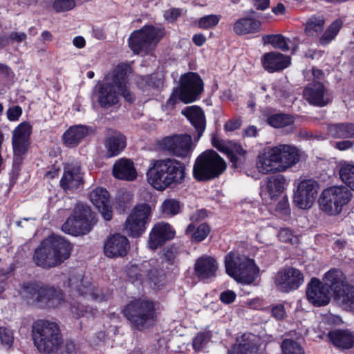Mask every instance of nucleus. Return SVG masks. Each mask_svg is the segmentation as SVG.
<instances>
[{
  "label": "nucleus",
  "instance_id": "f257e3e1",
  "mask_svg": "<svg viewBox=\"0 0 354 354\" xmlns=\"http://www.w3.org/2000/svg\"><path fill=\"white\" fill-rule=\"evenodd\" d=\"M148 183L156 190L183 183L185 178V165L174 158L152 160L147 171Z\"/></svg>",
  "mask_w": 354,
  "mask_h": 354
},
{
  "label": "nucleus",
  "instance_id": "f03ea898",
  "mask_svg": "<svg viewBox=\"0 0 354 354\" xmlns=\"http://www.w3.org/2000/svg\"><path fill=\"white\" fill-rule=\"evenodd\" d=\"M131 69L127 64H120L115 69L111 79L100 85L97 92L98 102L102 108L108 109L118 103L120 94L126 101L132 102L134 95L128 89V76Z\"/></svg>",
  "mask_w": 354,
  "mask_h": 354
},
{
  "label": "nucleus",
  "instance_id": "7ed1b4c3",
  "mask_svg": "<svg viewBox=\"0 0 354 354\" xmlns=\"http://www.w3.org/2000/svg\"><path fill=\"white\" fill-rule=\"evenodd\" d=\"M71 249V245L65 239L53 234L35 250L33 260L42 268L55 267L69 258Z\"/></svg>",
  "mask_w": 354,
  "mask_h": 354
},
{
  "label": "nucleus",
  "instance_id": "20e7f679",
  "mask_svg": "<svg viewBox=\"0 0 354 354\" xmlns=\"http://www.w3.org/2000/svg\"><path fill=\"white\" fill-rule=\"evenodd\" d=\"M123 314L132 327L139 330L154 325L157 319L155 304L145 298L131 301L124 307Z\"/></svg>",
  "mask_w": 354,
  "mask_h": 354
},
{
  "label": "nucleus",
  "instance_id": "39448f33",
  "mask_svg": "<svg viewBox=\"0 0 354 354\" xmlns=\"http://www.w3.org/2000/svg\"><path fill=\"white\" fill-rule=\"evenodd\" d=\"M33 339L37 349L41 353L48 354L57 352L63 344L57 324L45 320L35 323Z\"/></svg>",
  "mask_w": 354,
  "mask_h": 354
},
{
  "label": "nucleus",
  "instance_id": "423d86ee",
  "mask_svg": "<svg viewBox=\"0 0 354 354\" xmlns=\"http://www.w3.org/2000/svg\"><path fill=\"white\" fill-rule=\"evenodd\" d=\"M226 162L214 150H206L196 159L193 166V176L197 181L212 180L226 169Z\"/></svg>",
  "mask_w": 354,
  "mask_h": 354
},
{
  "label": "nucleus",
  "instance_id": "0eeeda50",
  "mask_svg": "<svg viewBox=\"0 0 354 354\" xmlns=\"http://www.w3.org/2000/svg\"><path fill=\"white\" fill-rule=\"evenodd\" d=\"M21 294L39 308H55L63 301V295L59 289L39 283H24Z\"/></svg>",
  "mask_w": 354,
  "mask_h": 354
},
{
  "label": "nucleus",
  "instance_id": "6e6552de",
  "mask_svg": "<svg viewBox=\"0 0 354 354\" xmlns=\"http://www.w3.org/2000/svg\"><path fill=\"white\" fill-rule=\"evenodd\" d=\"M227 274L238 282L250 284L258 273V268L253 260L237 253L230 252L225 259Z\"/></svg>",
  "mask_w": 354,
  "mask_h": 354
},
{
  "label": "nucleus",
  "instance_id": "1a4fd4ad",
  "mask_svg": "<svg viewBox=\"0 0 354 354\" xmlns=\"http://www.w3.org/2000/svg\"><path fill=\"white\" fill-rule=\"evenodd\" d=\"M95 219L89 206L78 203L75 207L72 214L62 225V230L71 235L77 236L88 233Z\"/></svg>",
  "mask_w": 354,
  "mask_h": 354
},
{
  "label": "nucleus",
  "instance_id": "9d476101",
  "mask_svg": "<svg viewBox=\"0 0 354 354\" xmlns=\"http://www.w3.org/2000/svg\"><path fill=\"white\" fill-rule=\"evenodd\" d=\"M351 197V192L345 186L330 187L322 192L319 198V207L330 215H337Z\"/></svg>",
  "mask_w": 354,
  "mask_h": 354
},
{
  "label": "nucleus",
  "instance_id": "9b49d317",
  "mask_svg": "<svg viewBox=\"0 0 354 354\" xmlns=\"http://www.w3.org/2000/svg\"><path fill=\"white\" fill-rule=\"evenodd\" d=\"M163 28L147 26L133 32L129 39V46L133 52L139 54L153 48L164 37Z\"/></svg>",
  "mask_w": 354,
  "mask_h": 354
},
{
  "label": "nucleus",
  "instance_id": "f8f14e48",
  "mask_svg": "<svg viewBox=\"0 0 354 354\" xmlns=\"http://www.w3.org/2000/svg\"><path fill=\"white\" fill-rule=\"evenodd\" d=\"M151 209L149 205L141 204L134 207L124 223V230L129 236H140L146 230Z\"/></svg>",
  "mask_w": 354,
  "mask_h": 354
},
{
  "label": "nucleus",
  "instance_id": "ddd939ff",
  "mask_svg": "<svg viewBox=\"0 0 354 354\" xmlns=\"http://www.w3.org/2000/svg\"><path fill=\"white\" fill-rule=\"evenodd\" d=\"M160 145L164 150L180 158H189L194 149L192 136L186 133L165 137Z\"/></svg>",
  "mask_w": 354,
  "mask_h": 354
},
{
  "label": "nucleus",
  "instance_id": "4468645a",
  "mask_svg": "<svg viewBox=\"0 0 354 354\" xmlns=\"http://www.w3.org/2000/svg\"><path fill=\"white\" fill-rule=\"evenodd\" d=\"M203 81L196 73L189 72L183 75L180 78V86L176 91L180 101L190 103L195 101L203 90Z\"/></svg>",
  "mask_w": 354,
  "mask_h": 354
},
{
  "label": "nucleus",
  "instance_id": "2eb2a0df",
  "mask_svg": "<svg viewBox=\"0 0 354 354\" xmlns=\"http://www.w3.org/2000/svg\"><path fill=\"white\" fill-rule=\"evenodd\" d=\"M32 132V126L29 122L20 123L13 131L12 145L14 152L13 163L19 165L22 161V157L27 152L30 136Z\"/></svg>",
  "mask_w": 354,
  "mask_h": 354
},
{
  "label": "nucleus",
  "instance_id": "dca6fc26",
  "mask_svg": "<svg viewBox=\"0 0 354 354\" xmlns=\"http://www.w3.org/2000/svg\"><path fill=\"white\" fill-rule=\"evenodd\" d=\"M319 189V184L313 179L301 181L294 195V203L300 209L310 208L315 198Z\"/></svg>",
  "mask_w": 354,
  "mask_h": 354
},
{
  "label": "nucleus",
  "instance_id": "f3484780",
  "mask_svg": "<svg viewBox=\"0 0 354 354\" xmlns=\"http://www.w3.org/2000/svg\"><path fill=\"white\" fill-rule=\"evenodd\" d=\"M304 281L302 273L292 267L278 272L274 283L277 288L283 292H288L297 289Z\"/></svg>",
  "mask_w": 354,
  "mask_h": 354
},
{
  "label": "nucleus",
  "instance_id": "a211bd4d",
  "mask_svg": "<svg viewBox=\"0 0 354 354\" xmlns=\"http://www.w3.org/2000/svg\"><path fill=\"white\" fill-rule=\"evenodd\" d=\"M303 95L309 104L317 106H324L330 102L328 91L319 81L308 84L304 89Z\"/></svg>",
  "mask_w": 354,
  "mask_h": 354
},
{
  "label": "nucleus",
  "instance_id": "6ab92c4d",
  "mask_svg": "<svg viewBox=\"0 0 354 354\" xmlns=\"http://www.w3.org/2000/svg\"><path fill=\"white\" fill-rule=\"evenodd\" d=\"M175 234L176 232L170 224L159 222L153 225L149 233L148 246L154 250L172 239Z\"/></svg>",
  "mask_w": 354,
  "mask_h": 354
},
{
  "label": "nucleus",
  "instance_id": "aec40b11",
  "mask_svg": "<svg viewBox=\"0 0 354 354\" xmlns=\"http://www.w3.org/2000/svg\"><path fill=\"white\" fill-rule=\"evenodd\" d=\"M306 297L314 306H322L330 302V292L319 279L313 278L308 285Z\"/></svg>",
  "mask_w": 354,
  "mask_h": 354
},
{
  "label": "nucleus",
  "instance_id": "412c9836",
  "mask_svg": "<svg viewBox=\"0 0 354 354\" xmlns=\"http://www.w3.org/2000/svg\"><path fill=\"white\" fill-rule=\"evenodd\" d=\"M272 147L279 164V171H285L299 162V155L296 147L289 145H279Z\"/></svg>",
  "mask_w": 354,
  "mask_h": 354
},
{
  "label": "nucleus",
  "instance_id": "4be33fe9",
  "mask_svg": "<svg viewBox=\"0 0 354 354\" xmlns=\"http://www.w3.org/2000/svg\"><path fill=\"white\" fill-rule=\"evenodd\" d=\"M287 180L282 175L272 176L266 178L261 195L266 201H276L283 194Z\"/></svg>",
  "mask_w": 354,
  "mask_h": 354
},
{
  "label": "nucleus",
  "instance_id": "5701e85b",
  "mask_svg": "<svg viewBox=\"0 0 354 354\" xmlns=\"http://www.w3.org/2000/svg\"><path fill=\"white\" fill-rule=\"evenodd\" d=\"M130 245L128 239L120 234L110 236L104 243V251L106 257L111 258L124 257Z\"/></svg>",
  "mask_w": 354,
  "mask_h": 354
},
{
  "label": "nucleus",
  "instance_id": "b1692460",
  "mask_svg": "<svg viewBox=\"0 0 354 354\" xmlns=\"http://www.w3.org/2000/svg\"><path fill=\"white\" fill-rule=\"evenodd\" d=\"M80 167L77 164L66 163L60 180V186L66 191L77 189L82 183Z\"/></svg>",
  "mask_w": 354,
  "mask_h": 354
},
{
  "label": "nucleus",
  "instance_id": "393cba45",
  "mask_svg": "<svg viewBox=\"0 0 354 354\" xmlns=\"http://www.w3.org/2000/svg\"><path fill=\"white\" fill-rule=\"evenodd\" d=\"M89 198L105 220L110 221L112 218L113 213L110 206L109 194L105 189L95 188L91 192Z\"/></svg>",
  "mask_w": 354,
  "mask_h": 354
},
{
  "label": "nucleus",
  "instance_id": "a878e982",
  "mask_svg": "<svg viewBox=\"0 0 354 354\" xmlns=\"http://www.w3.org/2000/svg\"><path fill=\"white\" fill-rule=\"evenodd\" d=\"M261 61L263 68L269 73L282 71L290 64V57L279 52L265 53Z\"/></svg>",
  "mask_w": 354,
  "mask_h": 354
},
{
  "label": "nucleus",
  "instance_id": "bb28decb",
  "mask_svg": "<svg viewBox=\"0 0 354 354\" xmlns=\"http://www.w3.org/2000/svg\"><path fill=\"white\" fill-rule=\"evenodd\" d=\"M218 268V263L214 258L203 256L196 261L194 274L200 280L211 279L216 276Z\"/></svg>",
  "mask_w": 354,
  "mask_h": 354
},
{
  "label": "nucleus",
  "instance_id": "cd10ccee",
  "mask_svg": "<svg viewBox=\"0 0 354 354\" xmlns=\"http://www.w3.org/2000/svg\"><path fill=\"white\" fill-rule=\"evenodd\" d=\"M68 285L75 289L80 295L86 297H90L92 299L102 301V298L96 292L94 286H92L86 277L81 274L77 276H72L68 279Z\"/></svg>",
  "mask_w": 354,
  "mask_h": 354
},
{
  "label": "nucleus",
  "instance_id": "c85d7f7f",
  "mask_svg": "<svg viewBox=\"0 0 354 354\" xmlns=\"http://www.w3.org/2000/svg\"><path fill=\"white\" fill-rule=\"evenodd\" d=\"M257 168L263 174L279 172L276 153L272 147H268L258 156Z\"/></svg>",
  "mask_w": 354,
  "mask_h": 354
},
{
  "label": "nucleus",
  "instance_id": "c756f323",
  "mask_svg": "<svg viewBox=\"0 0 354 354\" xmlns=\"http://www.w3.org/2000/svg\"><path fill=\"white\" fill-rule=\"evenodd\" d=\"M197 131L196 140H198L205 129L206 121L203 111L198 106H191L182 111Z\"/></svg>",
  "mask_w": 354,
  "mask_h": 354
},
{
  "label": "nucleus",
  "instance_id": "7c9ffc66",
  "mask_svg": "<svg viewBox=\"0 0 354 354\" xmlns=\"http://www.w3.org/2000/svg\"><path fill=\"white\" fill-rule=\"evenodd\" d=\"M322 283L329 290L333 291L339 295L346 286V277L342 272L338 269H331L328 271L323 279Z\"/></svg>",
  "mask_w": 354,
  "mask_h": 354
},
{
  "label": "nucleus",
  "instance_id": "2f4dec72",
  "mask_svg": "<svg viewBox=\"0 0 354 354\" xmlns=\"http://www.w3.org/2000/svg\"><path fill=\"white\" fill-rule=\"evenodd\" d=\"M113 174L116 178L126 180H133L137 176L133 161L125 158L120 159L114 164Z\"/></svg>",
  "mask_w": 354,
  "mask_h": 354
},
{
  "label": "nucleus",
  "instance_id": "473e14b6",
  "mask_svg": "<svg viewBox=\"0 0 354 354\" xmlns=\"http://www.w3.org/2000/svg\"><path fill=\"white\" fill-rule=\"evenodd\" d=\"M327 131L329 136L333 138H354V123L339 122L328 124Z\"/></svg>",
  "mask_w": 354,
  "mask_h": 354
},
{
  "label": "nucleus",
  "instance_id": "72a5a7b5",
  "mask_svg": "<svg viewBox=\"0 0 354 354\" xmlns=\"http://www.w3.org/2000/svg\"><path fill=\"white\" fill-rule=\"evenodd\" d=\"M88 133V129L86 126H72L64 133V142L68 147H76Z\"/></svg>",
  "mask_w": 354,
  "mask_h": 354
},
{
  "label": "nucleus",
  "instance_id": "f704fd0d",
  "mask_svg": "<svg viewBox=\"0 0 354 354\" xmlns=\"http://www.w3.org/2000/svg\"><path fill=\"white\" fill-rule=\"evenodd\" d=\"M126 138L120 132H114L106 139V156L109 158L120 154L126 147Z\"/></svg>",
  "mask_w": 354,
  "mask_h": 354
},
{
  "label": "nucleus",
  "instance_id": "c9c22d12",
  "mask_svg": "<svg viewBox=\"0 0 354 354\" xmlns=\"http://www.w3.org/2000/svg\"><path fill=\"white\" fill-rule=\"evenodd\" d=\"M332 344L336 347L348 349L354 345V335L348 330H335L328 333Z\"/></svg>",
  "mask_w": 354,
  "mask_h": 354
},
{
  "label": "nucleus",
  "instance_id": "e433bc0d",
  "mask_svg": "<svg viewBox=\"0 0 354 354\" xmlns=\"http://www.w3.org/2000/svg\"><path fill=\"white\" fill-rule=\"evenodd\" d=\"M261 24L252 18H241L234 24V31L239 35L255 33L260 30Z\"/></svg>",
  "mask_w": 354,
  "mask_h": 354
},
{
  "label": "nucleus",
  "instance_id": "4c0bfd02",
  "mask_svg": "<svg viewBox=\"0 0 354 354\" xmlns=\"http://www.w3.org/2000/svg\"><path fill=\"white\" fill-rule=\"evenodd\" d=\"M212 144L220 151H225L226 152L227 156L232 163V166L234 167H238L243 163L245 160V151L240 145L234 146V150H229L225 147H220L218 142L215 138H212Z\"/></svg>",
  "mask_w": 354,
  "mask_h": 354
},
{
  "label": "nucleus",
  "instance_id": "58836bf2",
  "mask_svg": "<svg viewBox=\"0 0 354 354\" xmlns=\"http://www.w3.org/2000/svg\"><path fill=\"white\" fill-rule=\"evenodd\" d=\"M342 25V23L340 20L334 21L319 37V44L322 46H326L330 44L339 32Z\"/></svg>",
  "mask_w": 354,
  "mask_h": 354
},
{
  "label": "nucleus",
  "instance_id": "ea45409f",
  "mask_svg": "<svg viewBox=\"0 0 354 354\" xmlns=\"http://www.w3.org/2000/svg\"><path fill=\"white\" fill-rule=\"evenodd\" d=\"M339 174L342 180L354 190V165L348 162L342 163Z\"/></svg>",
  "mask_w": 354,
  "mask_h": 354
},
{
  "label": "nucleus",
  "instance_id": "a19ab883",
  "mask_svg": "<svg viewBox=\"0 0 354 354\" xmlns=\"http://www.w3.org/2000/svg\"><path fill=\"white\" fill-rule=\"evenodd\" d=\"M264 45L271 44L274 48L288 51L289 46L287 39L282 35H266L262 37Z\"/></svg>",
  "mask_w": 354,
  "mask_h": 354
},
{
  "label": "nucleus",
  "instance_id": "79ce46f5",
  "mask_svg": "<svg viewBox=\"0 0 354 354\" xmlns=\"http://www.w3.org/2000/svg\"><path fill=\"white\" fill-rule=\"evenodd\" d=\"M180 203L175 198L165 199L160 206V211L166 217H171L178 214L180 212Z\"/></svg>",
  "mask_w": 354,
  "mask_h": 354
},
{
  "label": "nucleus",
  "instance_id": "37998d69",
  "mask_svg": "<svg viewBox=\"0 0 354 354\" xmlns=\"http://www.w3.org/2000/svg\"><path fill=\"white\" fill-rule=\"evenodd\" d=\"M267 122L274 128H282L292 124L294 119L290 115L278 113L269 116L267 118Z\"/></svg>",
  "mask_w": 354,
  "mask_h": 354
},
{
  "label": "nucleus",
  "instance_id": "c03bdc74",
  "mask_svg": "<svg viewBox=\"0 0 354 354\" xmlns=\"http://www.w3.org/2000/svg\"><path fill=\"white\" fill-rule=\"evenodd\" d=\"M324 20L322 18H310L306 24L305 32L310 37H317L322 32Z\"/></svg>",
  "mask_w": 354,
  "mask_h": 354
},
{
  "label": "nucleus",
  "instance_id": "a18cd8bd",
  "mask_svg": "<svg viewBox=\"0 0 354 354\" xmlns=\"http://www.w3.org/2000/svg\"><path fill=\"white\" fill-rule=\"evenodd\" d=\"M149 263L145 262L140 266H132L129 270V276L130 278L134 279V282L142 281L145 276H149L147 268Z\"/></svg>",
  "mask_w": 354,
  "mask_h": 354
},
{
  "label": "nucleus",
  "instance_id": "49530a36",
  "mask_svg": "<svg viewBox=\"0 0 354 354\" xmlns=\"http://www.w3.org/2000/svg\"><path fill=\"white\" fill-rule=\"evenodd\" d=\"M281 347L282 354H304L301 346L292 339H284Z\"/></svg>",
  "mask_w": 354,
  "mask_h": 354
},
{
  "label": "nucleus",
  "instance_id": "de8ad7c7",
  "mask_svg": "<svg viewBox=\"0 0 354 354\" xmlns=\"http://www.w3.org/2000/svg\"><path fill=\"white\" fill-rule=\"evenodd\" d=\"M14 342V334L12 330L6 327H0V343L6 348H10Z\"/></svg>",
  "mask_w": 354,
  "mask_h": 354
},
{
  "label": "nucleus",
  "instance_id": "09e8293b",
  "mask_svg": "<svg viewBox=\"0 0 354 354\" xmlns=\"http://www.w3.org/2000/svg\"><path fill=\"white\" fill-rule=\"evenodd\" d=\"M257 345L248 342L234 346L232 354H252L257 352Z\"/></svg>",
  "mask_w": 354,
  "mask_h": 354
},
{
  "label": "nucleus",
  "instance_id": "8fccbe9b",
  "mask_svg": "<svg viewBox=\"0 0 354 354\" xmlns=\"http://www.w3.org/2000/svg\"><path fill=\"white\" fill-rule=\"evenodd\" d=\"M220 16L209 15L201 17L198 21V26L201 28L209 29L215 27L219 22Z\"/></svg>",
  "mask_w": 354,
  "mask_h": 354
},
{
  "label": "nucleus",
  "instance_id": "3c124183",
  "mask_svg": "<svg viewBox=\"0 0 354 354\" xmlns=\"http://www.w3.org/2000/svg\"><path fill=\"white\" fill-rule=\"evenodd\" d=\"M76 6L75 0H55L53 8L57 12H66Z\"/></svg>",
  "mask_w": 354,
  "mask_h": 354
},
{
  "label": "nucleus",
  "instance_id": "603ef678",
  "mask_svg": "<svg viewBox=\"0 0 354 354\" xmlns=\"http://www.w3.org/2000/svg\"><path fill=\"white\" fill-rule=\"evenodd\" d=\"M342 302L347 308L354 309V287H348L342 290Z\"/></svg>",
  "mask_w": 354,
  "mask_h": 354
},
{
  "label": "nucleus",
  "instance_id": "864d4df0",
  "mask_svg": "<svg viewBox=\"0 0 354 354\" xmlns=\"http://www.w3.org/2000/svg\"><path fill=\"white\" fill-rule=\"evenodd\" d=\"M209 232V227L205 223H202L193 234L192 239L196 242L202 241L207 236Z\"/></svg>",
  "mask_w": 354,
  "mask_h": 354
},
{
  "label": "nucleus",
  "instance_id": "5fc2aeb1",
  "mask_svg": "<svg viewBox=\"0 0 354 354\" xmlns=\"http://www.w3.org/2000/svg\"><path fill=\"white\" fill-rule=\"evenodd\" d=\"M209 342V338L205 333H199L194 339L193 347L196 351H200Z\"/></svg>",
  "mask_w": 354,
  "mask_h": 354
},
{
  "label": "nucleus",
  "instance_id": "6e6d98bb",
  "mask_svg": "<svg viewBox=\"0 0 354 354\" xmlns=\"http://www.w3.org/2000/svg\"><path fill=\"white\" fill-rule=\"evenodd\" d=\"M27 38V35L24 32H11L7 37H6V42L7 45L10 42L17 41L22 42Z\"/></svg>",
  "mask_w": 354,
  "mask_h": 354
},
{
  "label": "nucleus",
  "instance_id": "4d7b16f0",
  "mask_svg": "<svg viewBox=\"0 0 354 354\" xmlns=\"http://www.w3.org/2000/svg\"><path fill=\"white\" fill-rule=\"evenodd\" d=\"M278 238L281 241L291 243L294 239V234L288 228H281L278 233Z\"/></svg>",
  "mask_w": 354,
  "mask_h": 354
},
{
  "label": "nucleus",
  "instance_id": "13d9d810",
  "mask_svg": "<svg viewBox=\"0 0 354 354\" xmlns=\"http://www.w3.org/2000/svg\"><path fill=\"white\" fill-rule=\"evenodd\" d=\"M22 113V109L19 106L10 107L7 111L8 119L10 121L18 120Z\"/></svg>",
  "mask_w": 354,
  "mask_h": 354
},
{
  "label": "nucleus",
  "instance_id": "bf43d9fd",
  "mask_svg": "<svg viewBox=\"0 0 354 354\" xmlns=\"http://www.w3.org/2000/svg\"><path fill=\"white\" fill-rule=\"evenodd\" d=\"M71 312L75 314L77 317L83 316L84 313L88 312V307L84 306L83 301L77 302V305L75 304L71 306Z\"/></svg>",
  "mask_w": 354,
  "mask_h": 354
},
{
  "label": "nucleus",
  "instance_id": "052dcab7",
  "mask_svg": "<svg viewBox=\"0 0 354 354\" xmlns=\"http://www.w3.org/2000/svg\"><path fill=\"white\" fill-rule=\"evenodd\" d=\"M276 210L281 212L284 214H287L289 212V203L286 196H283L281 200L278 202L276 206Z\"/></svg>",
  "mask_w": 354,
  "mask_h": 354
},
{
  "label": "nucleus",
  "instance_id": "680f3d73",
  "mask_svg": "<svg viewBox=\"0 0 354 354\" xmlns=\"http://www.w3.org/2000/svg\"><path fill=\"white\" fill-rule=\"evenodd\" d=\"M236 298V294L232 290H226L221 293L220 299L224 304H231Z\"/></svg>",
  "mask_w": 354,
  "mask_h": 354
},
{
  "label": "nucleus",
  "instance_id": "e2e57ef3",
  "mask_svg": "<svg viewBox=\"0 0 354 354\" xmlns=\"http://www.w3.org/2000/svg\"><path fill=\"white\" fill-rule=\"evenodd\" d=\"M132 199V196L129 192H124L122 194L121 198L119 201V205L122 211H124L130 205V202Z\"/></svg>",
  "mask_w": 354,
  "mask_h": 354
},
{
  "label": "nucleus",
  "instance_id": "0e129e2a",
  "mask_svg": "<svg viewBox=\"0 0 354 354\" xmlns=\"http://www.w3.org/2000/svg\"><path fill=\"white\" fill-rule=\"evenodd\" d=\"M180 11L179 9L171 8L170 10L165 11L164 17L167 21L173 22L175 20H176V19L180 16Z\"/></svg>",
  "mask_w": 354,
  "mask_h": 354
},
{
  "label": "nucleus",
  "instance_id": "69168bd1",
  "mask_svg": "<svg viewBox=\"0 0 354 354\" xmlns=\"http://www.w3.org/2000/svg\"><path fill=\"white\" fill-rule=\"evenodd\" d=\"M241 125V121L239 119H233L227 121L225 124V129L227 131H233L238 129Z\"/></svg>",
  "mask_w": 354,
  "mask_h": 354
},
{
  "label": "nucleus",
  "instance_id": "338daca9",
  "mask_svg": "<svg viewBox=\"0 0 354 354\" xmlns=\"http://www.w3.org/2000/svg\"><path fill=\"white\" fill-rule=\"evenodd\" d=\"M272 314L277 319H281L286 315L285 308L283 305H277L272 309Z\"/></svg>",
  "mask_w": 354,
  "mask_h": 354
},
{
  "label": "nucleus",
  "instance_id": "774afa93",
  "mask_svg": "<svg viewBox=\"0 0 354 354\" xmlns=\"http://www.w3.org/2000/svg\"><path fill=\"white\" fill-rule=\"evenodd\" d=\"M353 146V142L349 140H342L339 142H337L335 144V147L340 151H345L352 148Z\"/></svg>",
  "mask_w": 354,
  "mask_h": 354
}]
</instances>
